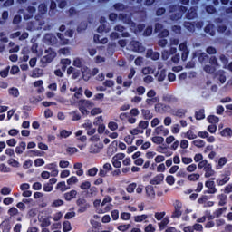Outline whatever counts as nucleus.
Listing matches in <instances>:
<instances>
[{
  "instance_id": "0e129e2a",
  "label": "nucleus",
  "mask_w": 232,
  "mask_h": 232,
  "mask_svg": "<svg viewBox=\"0 0 232 232\" xmlns=\"http://www.w3.org/2000/svg\"><path fill=\"white\" fill-rule=\"evenodd\" d=\"M166 79V69H162L158 76L159 82H162Z\"/></svg>"
},
{
  "instance_id": "7ed1b4c3",
  "label": "nucleus",
  "mask_w": 232,
  "mask_h": 232,
  "mask_svg": "<svg viewBox=\"0 0 232 232\" xmlns=\"http://www.w3.org/2000/svg\"><path fill=\"white\" fill-rule=\"evenodd\" d=\"M76 206H78V213H86L90 208V203L84 198H79L76 200Z\"/></svg>"
},
{
  "instance_id": "a878e982",
  "label": "nucleus",
  "mask_w": 232,
  "mask_h": 232,
  "mask_svg": "<svg viewBox=\"0 0 232 232\" xmlns=\"http://www.w3.org/2000/svg\"><path fill=\"white\" fill-rule=\"evenodd\" d=\"M8 93L12 97H15V98L19 97V95H20L19 89H17V87H11V88H9Z\"/></svg>"
},
{
  "instance_id": "13d9d810",
  "label": "nucleus",
  "mask_w": 232,
  "mask_h": 232,
  "mask_svg": "<svg viewBox=\"0 0 232 232\" xmlns=\"http://www.w3.org/2000/svg\"><path fill=\"white\" fill-rule=\"evenodd\" d=\"M34 164V161H32V160L28 159L27 160H25L23 164V168L24 169H30V168H32Z\"/></svg>"
},
{
  "instance_id": "58836bf2",
  "label": "nucleus",
  "mask_w": 232,
  "mask_h": 232,
  "mask_svg": "<svg viewBox=\"0 0 232 232\" xmlns=\"http://www.w3.org/2000/svg\"><path fill=\"white\" fill-rule=\"evenodd\" d=\"M61 206H64V201L63 199H55L51 204V208H61Z\"/></svg>"
},
{
  "instance_id": "a18cd8bd",
  "label": "nucleus",
  "mask_w": 232,
  "mask_h": 232,
  "mask_svg": "<svg viewBox=\"0 0 232 232\" xmlns=\"http://www.w3.org/2000/svg\"><path fill=\"white\" fill-rule=\"evenodd\" d=\"M72 135V131L67 130H62L60 131V139H68Z\"/></svg>"
},
{
  "instance_id": "5fc2aeb1",
  "label": "nucleus",
  "mask_w": 232,
  "mask_h": 232,
  "mask_svg": "<svg viewBox=\"0 0 232 232\" xmlns=\"http://www.w3.org/2000/svg\"><path fill=\"white\" fill-rule=\"evenodd\" d=\"M79 182V179H77V176H72L67 179L68 186H72V184H77Z\"/></svg>"
},
{
  "instance_id": "5701e85b",
  "label": "nucleus",
  "mask_w": 232,
  "mask_h": 232,
  "mask_svg": "<svg viewBox=\"0 0 232 232\" xmlns=\"http://www.w3.org/2000/svg\"><path fill=\"white\" fill-rule=\"evenodd\" d=\"M226 164H227V158L226 157H221L218 160V165L216 166L217 169H222V168H224V166H226Z\"/></svg>"
},
{
  "instance_id": "bb28decb",
  "label": "nucleus",
  "mask_w": 232,
  "mask_h": 232,
  "mask_svg": "<svg viewBox=\"0 0 232 232\" xmlns=\"http://www.w3.org/2000/svg\"><path fill=\"white\" fill-rule=\"evenodd\" d=\"M218 198L219 200L218 206H226L227 200V196H226L225 194H219L218 196Z\"/></svg>"
},
{
  "instance_id": "09e8293b",
  "label": "nucleus",
  "mask_w": 232,
  "mask_h": 232,
  "mask_svg": "<svg viewBox=\"0 0 232 232\" xmlns=\"http://www.w3.org/2000/svg\"><path fill=\"white\" fill-rule=\"evenodd\" d=\"M70 115L72 116V121H81V113H79V111H72L70 112Z\"/></svg>"
},
{
  "instance_id": "423d86ee",
  "label": "nucleus",
  "mask_w": 232,
  "mask_h": 232,
  "mask_svg": "<svg viewBox=\"0 0 232 232\" xmlns=\"http://www.w3.org/2000/svg\"><path fill=\"white\" fill-rule=\"evenodd\" d=\"M170 113L174 117H178L179 119H184V117H186V113H188V109H171Z\"/></svg>"
},
{
  "instance_id": "680f3d73",
  "label": "nucleus",
  "mask_w": 232,
  "mask_h": 232,
  "mask_svg": "<svg viewBox=\"0 0 232 232\" xmlns=\"http://www.w3.org/2000/svg\"><path fill=\"white\" fill-rule=\"evenodd\" d=\"M34 166L36 168H41V166H44V159L38 158L34 160Z\"/></svg>"
},
{
  "instance_id": "bf43d9fd",
  "label": "nucleus",
  "mask_w": 232,
  "mask_h": 232,
  "mask_svg": "<svg viewBox=\"0 0 232 232\" xmlns=\"http://www.w3.org/2000/svg\"><path fill=\"white\" fill-rule=\"evenodd\" d=\"M154 217L158 221L164 220V217H166V212H156Z\"/></svg>"
},
{
  "instance_id": "c756f323",
  "label": "nucleus",
  "mask_w": 232,
  "mask_h": 232,
  "mask_svg": "<svg viewBox=\"0 0 232 232\" xmlns=\"http://www.w3.org/2000/svg\"><path fill=\"white\" fill-rule=\"evenodd\" d=\"M57 37L60 40V43L65 46L66 44H68V43H70V40L64 38V34H61V33H57Z\"/></svg>"
},
{
  "instance_id": "f8f14e48",
  "label": "nucleus",
  "mask_w": 232,
  "mask_h": 232,
  "mask_svg": "<svg viewBox=\"0 0 232 232\" xmlns=\"http://www.w3.org/2000/svg\"><path fill=\"white\" fill-rule=\"evenodd\" d=\"M24 150H26V142L21 141L19 145L15 147L16 155H23Z\"/></svg>"
},
{
  "instance_id": "c03bdc74",
  "label": "nucleus",
  "mask_w": 232,
  "mask_h": 232,
  "mask_svg": "<svg viewBox=\"0 0 232 232\" xmlns=\"http://www.w3.org/2000/svg\"><path fill=\"white\" fill-rule=\"evenodd\" d=\"M97 173H99V169H97V167H93L87 171V177H95Z\"/></svg>"
},
{
  "instance_id": "4468645a",
  "label": "nucleus",
  "mask_w": 232,
  "mask_h": 232,
  "mask_svg": "<svg viewBox=\"0 0 232 232\" xmlns=\"http://www.w3.org/2000/svg\"><path fill=\"white\" fill-rule=\"evenodd\" d=\"M141 114L145 121H151V119H153V113H151V111H150L149 109H142Z\"/></svg>"
},
{
  "instance_id": "49530a36",
  "label": "nucleus",
  "mask_w": 232,
  "mask_h": 232,
  "mask_svg": "<svg viewBox=\"0 0 232 232\" xmlns=\"http://www.w3.org/2000/svg\"><path fill=\"white\" fill-rule=\"evenodd\" d=\"M0 171L1 173H10L12 169L6 166L5 163L0 164Z\"/></svg>"
},
{
  "instance_id": "9b49d317",
  "label": "nucleus",
  "mask_w": 232,
  "mask_h": 232,
  "mask_svg": "<svg viewBox=\"0 0 232 232\" xmlns=\"http://www.w3.org/2000/svg\"><path fill=\"white\" fill-rule=\"evenodd\" d=\"M63 197L67 202H71V200H73V198H75V197H77V190L72 189L69 192H66L63 195Z\"/></svg>"
},
{
  "instance_id": "9d476101",
  "label": "nucleus",
  "mask_w": 232,
  "mask_h": 232,
  "mask_svg": "<svg viewBox=\"0 0 232 232\" xmlns=\"http://www.w3.org/2000/svg\"><path fill=\"white\" fill-rule=\"evenodd\" d=\"M92 106H93V102H92L90 100L81 99L78 102V107L79 108H90Z\"/></svg>"
},
{
  "instance_id": "b1692460",
  "label": "nucleus",
  "mask_w": 232,
  "mask_h": 232,
  "mask_svg": "<svg viewBox=\"0 0 232 232\" xmlns=\"http://www.w3.org/2000/svg\"><path fill=\"white\" fill-rule=\"evenodd\" d=\"M230 179H231V178L229 176L226 175V176H224L223 179H217V184H218V186H224L225 184H227Z\"/></svg>"
},
{
  "instance_id": "2eb2a0df",
  "label": "nucleus",
  "mask_w": 232,
  "mask_h": 232,
  "mask_svg": "<svg viewBox=\"0 0 232 232\" xmlns=\"http://www.w3.org/2000/svg\"><path fill=\"white\" fill-rule=\"evenodd\" d=\"M184 26H185V28H187V30H195L196 28H198V29L202 28V24L198 23V24H196V25H195L191 22H185Z\"/></svg>"
},
{
  "instance_id": "2f4dec72",
  "label": "nucleus",
  "mask_w": 232,
  "mask_h": 232,
  "mask_svg": "<svg viewBox=\"0 0 232 232\" xmlns=\"http://www.w3.org/2000/svg\"><path fill=\"white\" fill-rule=\"evenodd\" d=\"M224 211H227V207H223L221 208L215 210L214 217H216V218H219V217H222Z\"/></svg>"
},
{
  "instance_id": "0eeeda50",
  "label": "nucleus",
  "mask_w": 232,
  "mask_h": 232,
  "mask_svg": "<svg viewBox=\"0 0 232 232\" xmlns=\"http://www.w3.org/2000/svg\"><path fill=\"white\" fill-rule=\"evenodd\" d=\"M46 44H50L51 46H55L57 44V36L52 34H46L44 37Z\"/></svg>"
},
{
  "instance_id": "412c9836",
  "label": "nucleus",
  "mask_w": 232,
  "mask_h": 232,
  "mask_svg": "<svg viewBox=\"0 0 232 232\" xmlns=\"http://www.w3.org/2000/svg\"><path fill=\"white\" fill-rule=\"evenodd\" d=\"M154 34H159L158 37L160 39H164L169 35V30H154Z\"/></svg>"
},
{
  "instance_id": "338daca9",
  "label": "nucleus",
  "mask_w": 232,
  "mask_h": 232,
  "mask_svg": "<svg viewBox=\"0 0 232 232\" xmlns=\"http://www.w3.org/2000/svg\"><path fill=\"white\" fill-rule=\"evenodd\" d=\"M121 220H130L131 218V213L130 212H122L121 214Z\"/></svg>"
},
{
  "instance_id": "e2e57ef3",
  "label": "nucleus",
  "mask_w": 232,
  "mask_h": 232,
  "mask_svg": "<svg viewBox=\"0 0 232 232\" xmlns=\"http://www.w3.org/2000/svg\"><path fill=\"white\" fill-rule=\"evenodd\" d=\"M206 52L207 53H208V55H215L217 54V48L213 46H208L206 48Z\"/></svg>"
},
{
  "instance_id": "72a5a7b5",
  "label": "nucleus",
  "mask_w": 232,
  "mask_h": 232,
  "mask_svg": "<svg viewBox=\"0 0 232 232\" xmlns=\"http://www.w3.org/2000/svg\"><path fill=\"white\" fill-rule=\"evenodd\" d=\"M72 230V223L70 221L66 220L63 223V232H70Z\"/></svg>"
},
{
  "instance_id": "6e6d98bb",
  "label": "nucleus",
  "mask_w": 232,
  "mask_h": 232,
  "mask_svg": "<svg viewBox=\"0 0 232 232\" xmlns=\"http://www.w3.org/2000/svg\"><path fill=\"white\" fill-rule=\"evenodd\" d=\"M1 195H10L12 193V188L8 187H3L0 190Z\"/></svg>"
},
{
  "instance_id": "f3484780",
  "label": "nucleus",
  "mask_w": 232,
  "mask_h": 232,
  "mask_svg": "<svg viewBox=\"0 0 232 232\" xmlns=\"http://www.w3.org/2000/svg\"><path fill=\"white\" fill-rule=\"evenodd\" d=\"M196 121H204L206 119V111L204 109H200L198 111L195 112Z\"/></svg>"
},
{
  "instance_id": "c85d7f7f",
  "label": "nucleus",
  "mask_w": 232,
  "mask_h": 232,
  "mask_svg": "<svg viewBox=\"0 0 232 232\" xmlns=\"http://www.w3.org/2000/svg\"><path fill=\"white\" fill-rule=\"evenodd\" d=\"M198 59L201 64H204L209 59V56L206 53H200Z\"/></svg>"
},
{
  "instance_id": "4d7b16f0",
  "label": "nucleus",
  "mask_w": 232,
  "mask_h": 232,
  "mask_svg": "<svg viewBox=\"0 0 232 232\" xmlns=\"http://www.w3.org/2000/svg\"><path fill=\"white\" fill-rule=\"evenodd\" d=\"M108 128H109V130H111V131H115V130H118L119 124H117V122H115V121H110V122L108 123Z\"/></svg>"
},
{
  "instance_id": "8fccbe9b",
  "label": "nucleus",
  "mask_w": 232,
  "mask_h": 232,
  "mask_svg": "<svg viewBox=\"0 0 232 232\" xmlns=\"http://www.w3.org/2000/svg\"><path fill=\"white\" fill-rule=\"evenodd\" d=\"M197 17V11L195 9H190L187 14V19H195Z\"/></svg>"
},
{
  "instance_id": "1a4fd4ad",
  "label": "nucleus",
  "mask_w": 232,
  "mask_h": 232,
  "mask_svg": "<svg viewBox=\"0 0 232 232\" xmlns=\"http://www.w3.org/2000/svg\"><path fill=\"white\" fill-rule=\"evenodd\" d=\"M119 146V142H117V140L112 141L107 150V155L109 157H111V155H113V153H117V147Z\"/></svg>"
},
{
  "instance_id": "e433bc0d",
  "label": "nucleus",
  "mask_w": 232,
  "mask_h": 232,
  "mask_svg": "<svg viewBox=\"0 0 232 232\" xmlns=\"http://www.w3.org/2000/svg\"><path fill=\"white\" fill-rule=\"evenodd\" d=\"M151 141L154 143V144H162V142H164V137L162 136H154L151 138Z\"/></svg>"
},
{
  "instance_id": "37998d69",
  "label": "nucleus",
  "mask_w": 232,
  "mask_h": 232,
  "mask_svg": "<svg viewBox=\"0 0 232 232\" xmlns=\"http://www.w3.org/2000/svg\"><path fill=\"white\" fill-rule=\"evenodd\" d=\"M100 152H101V148L99 147V145L94 144L90 146L89 153H100Z\"/></svg>"
},
{
  "instance_id": "79ce46f5",
  "label": "nucleus",
  "mask_w": 232,
  "mask_h": 232,
  "mask_svg": "<svg viewBox=\"0 0 232 232\" xmlns=\"http://www.w3.org/2000/svg\"><path fill=\"white\" fill-rule=\"evenodd\" d=\"M160 102V98L159 97H154V98H148L146 100V102L149 106H152L153 104H155L156 102Z\"/></svg>"
},
{
  "instance_id": "6ab92c4d",
  "label": "nucleus",
  "mask_w": 232,
  "mask_h": 232,
  "mask_svg": "<svg viewBox=\"0 0 232 232\" xmlns=\"http://www.w3.org/2000/svg\"><path fill=\"white\" fill-rule=\"evenodd\" d=\"M163 101L165 102H179V99L171 94H164Z\"/></svg>"
},
{
  "instance_id": "ea45409f",
  "label": "nucleus",
  "mask_w": 232,
  "mask_h": 232,
  "mask_svg": "<svg viewBox=\"0 0 232 232\" xmlns=\"http://www.w3.org/2000/svg\"><path fill=\"white\" fill-rule=\"evenodd\" d=\"M203 70H204V72H206V73H210V74H213V73H215V72H217V68H215L211 65H205Z\"/></svg>"
},
{
  "instance_id": "f257e3e1",
  "label": "nucleus",
  "mask_w": 232,
  "mask_h": 232,
  "mask_svg": "<svg viewBox=\"0 0 232 232\" xmlns=\"http://www.w3.org/2000/svg\"><path fill=\"white\" fill-rule=\"evenodd\" d=\"M46 12H48L46 5H40L38 7V14L35 16L36 24H39L40 26L44 24V15H46Z\"/></svg>"
},
{
  "instance_id": "a19ab883",
  "label": "nucleus",
  "mask_w": 232,
  "mask_h": 232,
  "mask_svg": "<svg viewBox=\"0 0 232 232\" xmlns=\"http://www.w3.org/2000/svg\"><path fill=\"white\" fill-rule=\"evenodd\" d=\"M155 70L150 66L148 67H144L141 70V73H143V75H151V73H154Z\"/></svg>"
},
{
  "instance_id": "c9c22d12",
  "label": "nucleus",
  "mask_w": 232,
  "mask_h": 232,
  "mask_svg": "<svg viewBox=\"0 0 232 232\" xmlns=\"http://www.w3.org/2000/svg\"><path fill=\"white\" fill-rule=\"evenodd\" d=\"M186 139H188L189 140H193L197 139L198 136L195 133H193V130H188L185 134Z\"/></svg>"
},
{
  "instance_id": "6e6552de",
  "label": "nucleus",
  "mask_w": 232,
  "mask_h": 232,
  "mask_svg": "<svg viewBox=\"0 0 232 232\" xmlns=\"http://www.w3.org/2000/svg\"><path fill=\"white\" fill-rule=\"evenodd\" d=\"M162 182H164V174H158L150 179V184H151V186H157L162 184Z\"/></svg>"
},
{
  "instance_id": "7c9ffc66",
  "label": "nucleus",
  "mask_w": 232,
  "mask_h": 232,
  "mask_svg": "<svg viewBox=\"0 0 232 232\" xmlns=\"http://www.w3.org/2000/svg\"><path fill=\"white\" fill-rule=\"evenodd\" d=\"M39 222L41 223V227H48L49 226H52V221H50V218H44L43 220L39 219Z\"/></svg>"
},
{
  "instance_id": "473e14b6",
  "label": "nucleus",
  "mask_w": 232,
  "mask_h": 232,
  "mask_svg": "<svg viewBox=\"0 0 232 232\" xmlns=\"http://www.w3.org/2000/svg\"><path fill=\"white\" fill-rule=\"evenodd\" d=\"M56 189H61L62 192H64L66 189H70V187L66 188V182L61 181L57 183Z\"/></svg>"
},
{
  "instance_id": "864d4df0",
  "label": "nucleus",
  "mask_w": 232,
  "mask_h": 232,
  "mask_svg": "<svg viewBox=\"0 0 232 232\" xmlns=\"http://www.w3.org/2000/svg\"><path fill=\"white\" fill-rule=\"evenodd\" d=\"M136 188H137V183H130L127 186L126 191L127 193H133Z\"/></svg>"
},
{
  "instance_id": "20e7f679",
  "label": "nucleus",
  "mask_w": 232,
  "mask_h": 232,
  "mask_svg": "<svg viewBox=\"0 0 232 232\" xmlns=\"http://www.w3.org/2000/svg\"><path fill=\"white\" fill-rule=\"evenodd\" d=\"M45 53H48L47 55L44 56L41 60L42 63H44L45 64H48L53 61L57 57V53L55 51L52 50V47H49L45 50Z\"/></svg>"
},
{
  "instance_id": "4be33fe9",
  "label": "nucleus",
  "mask_w": 232,
  "mask_h": 232,
  "mask_svg": "<svg viewBox=\"0 0 232 232\" xmlns=\"http://www.w3.org/2000/svg\"><path fill=\"white\" fill-rule=\"evenodd\" d=\"M207 121L208 122H209V124H218V122H220V118H218V116L211 114L207 117Z\"/></svg>"
},
{
  "instance_id": "f704fd0d",
  "label": "nucleus",
  "mask_w": 232,
  "mask_h": 232,
  "mask_svg": "<svg viewBox=\"0 0 232 232\" xmlns=\"http://www.w3.org/2000/svg\"><path fill=\"white\" fill-rule=\"evenodd\" d=\"M192 144L196 146V148H204L206 146V141L203 140L198 139L192 141Z\"/></svg>"
},
{
  "instance_id": "a211bd4d",
  "label": "nucleus",
  "mask_w": 232,
  "mask_h": 232,
  "mask_svg": "<svg viewBox=\"0 0 232 232\" xmlns=\"http://www.w3.org/2000/svg\"><path fill=\"white\" fill-rule=\"evenodd\" d=\"M0 228H2V232H10V229H12V227L10 226V223L6 219H5L0 224Z\"/></svg>"
},
{
  "instance_id": "4c0bfd02",
  "label": "nucleus",
  "mask_w": 232,
  "mask_h": 232,
  "mask_svg": "<svg viewBox=\"0 0 232 232\" xmlns=\"http://www.w3.org/2000/svg\"><path fill=\"white\" fill-rule=\"evenodd\" d=\"M198 179H200V174L198 173H193L188 176V180H189L190 182H197Z\"/></svg>"
},
{
  "instance_id": "774afa93",
  "label": "nucleus",
  "mask_w": 232,
  "mask_h": 232,
  "mask_svg": "<svg viewBox=\"0 0 232 232\" xmlns=\"http://www.w3.org/2000/svg\"><path fill=\"white\" fill-rule=\"evenodd\" d=\"M59 53L61 55H70V48L68 47L60 48Z\"/></svg>"
},
{
  "instance_id": "3c124183",
  "label": "nucleus",
  "mask_w": 232,
  "mask_h": 232,
  "mask_svg": "<svg viewBox=\"0 0 232 232\" xmlns=\"http://www.w3.org/2000/svg\"><path fill=\"white\" fill-rule=\"evenodd\" d=\"M219 59L222 64H224V68H227V64H229V59L225 54H221Z\"/></svg>"
},
{
  "instance_id": "dca6fc26",
  "label": "nucleus",
  "mask_w": 232,
  "mask_h": 232,
  "mask_svg": "<svg viewBox=\"0 0 232 232\" xmlns=\"http://www.w3.org/2000/svg\"><path fill=\"white\" fill-rule=\"evenodd\" d=\"M34 14H35V7L29 6L27 8V13L24 14V19H32V17H34Z\"/></svg>"
},
{
  "instance_id": "aec40b11",
  "label": "nucleus",
  "mask_w": 232,
  "mask_h": 232,
  "mask_svg": "<svg viewBox=\"0 0 232 232\" xmlns=\"http://www.w3.org/2000/svg\"><path fill=\"white\" fill-rule=\"evenodd\" d=\"M221 137H228V139H231L232 137V129L230 127H226L220 131Z\"/></svg>"
},
{
  "instance_id": "ddd939ff",
  "label": "nucleus",
  "mask_w": 232,
  "mask_h": 232,
  "mask_svg": "<svg viewBox=\"0 0 232 232\" xmlns=\"http://www.w3.org/2000/svg\"><path fill=\"white\" fill-rule=\"evenodd\" d=\"M145 190L147 197H150V198H155V188L152 185L146 186Z\"/></svg>"
},
{
  "instance_id": "de8ad7c7",
  "label": "nucleus",
  "mask_w": 232,
  "mask_h": 232,
  "mask_svg": "<svg viewBox=\"0 0 232 232\" xmlns=\"http://www.w3.org/2000/svg\"><path fill=\"white\" fill-rule=\"evenodd\" d=\"M90 188H92V183L90 181H83L80 185V188L83 191H86V189H90Z\"/></svg>"
},
{
  "instance_id": "052dcab7",
  "label": "nucleus",
  "mask_w": 232,
  "mask_h": 232,
  "mask_svg": "<svg viewBox=\"0 0 232 232\" xmlns=\"http://www.w3.org/2000/svg\"><path fill=\"white\" fill-rule=\"evenodd\" d=\"M100 113H102V109L99 107H95L91 111V115H92V117H95V115H100Z\"/></svg>"
},
{
  "instance_id": "69168bd1",
  "label": "nucleus",
  "mask_w": 232,
  "mask_h": 232,
  "mask_svg": "<svg viewBox=\"0 0 232 232\" xmlns=\"http://www.w3.org/2000/svg\"><path fill=\"white\" fill-rule=\"evenodd\" d=\"M166 182L169 184V186H173L175 184V177L172 175H169L166 177Z\"/></svg>"
},
{
  "instance_id": "39448f33",
  "label": "nucleus",
  "mask_w": 232,
  "mask_h": 232,
  "mask_svg": "<svg viewBox=\"0 0 232 232\" xmlns=\"http://www.w3.org/2000/svg\"><path fill=\"white\" fill-rule=\"evenodd\" d=\"M182 217V202L176 200L174 203V211L171 215V218H179Z\"/></svg>"
},
{
  "instance_id": "cd10ccee",
  "label": "nucleus",
  "mask_w": 232,
  "mask_h": 232,
  "mask_svg": "<svg viewBox=\"0 0 232 232\" xmlns=\"http://www.w3.org/2000/svg\"><path fill=\"white\" fill-rule=\"evenodd\" d=\"M7 164H9V166H11L12 168H20L21 167V163H19V161H17V160L11 158L8 160Z\"/></svg>"
},
{
  "instance_id": "f03ea898",
  "label": "nucleus",
  "mask_w": 232,
  "mask_h": 232,
  "mask_svg": "<svg viewBox=\"0 0 232 232\" xmlns=\"http://www.w3.org/2000/svg\"><path fill=\"white\" fill-rule=\"evenodd\" d=\"M129 47L132 52H135L136 53H144L146 52V47L142 45V43L137 41V40H131Z\"/></svg>"
},
{
  "instance_id": "603ef678",
  "label": "nucleus",
  "mask_w": 232,
  "mask_h": 232,
  "mask_svg": "<svg viewBox=\"0 0 232 232\" xmlns=\"http://www.w3.org/2000/svg\"><path fill=\"white\" fill-rule=\"evenodd\" d=\"M146 218H148V215L142 214V215H140V216H135L134 217V221L135 222H144V220H146Z\"/></svg>"
},
{
  "instance_id": "393cba45",
  "label": "nucleus",
  "mask_w": 232,
  "mask_h": 232,
  "mask_svg": "<svg viewBox=\"0 0 232 232\" xmlns=\"http://www.w3.org/2000/svg\"><path fill=\"white\" fill-rule=\"evenodd\" d=\"M169 224V218H164L160 223H159L160 231H164L166 229V226Z\"/></svg>"
}]
</instances>
